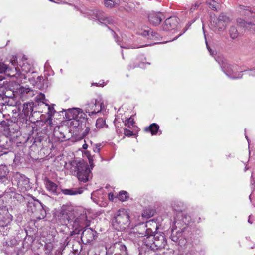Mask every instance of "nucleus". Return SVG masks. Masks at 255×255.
Returning <instances> with one entry per match:
<instances>
[{
    "mask_svg": "<svg viewBox=\"0 0 255 255\" xmlns=\"http://www.w3.org/2000/svg\"><path fill=\"white\" fill-rule=\"evenodd\" d=\"M236 12L242 16H247L248 17H254L255 12L250 7L239 5L236 7Z\"/></svg>",
    "mask_w": 255,
    "mask_h": 255,
    "instance_id": "obj_10",
    "label": "nucleus"
},
{
    "mask_svg": "<svg viewBox=\"0 0 255 255\" xmlns=\"http://www.w3.org/2000/svg\"><path fill=\"white\" fill-rule=\"evenodd\" d=\"M178 23V18L176 17H170L164 21L163 28L164 30H173L177 27Z\"/></svg>",
    "mask_w": 255,
    "mask_h": 255,
    "instance_id": "obj_12",
    "label": "nucleus"
},
{
    "mask_svg": "<svg viewBox=\"0 0 255 255\" xmlns=\"http://www.w3.org/2000/svg\"><path fill=\"white\" fill-rule=\"evenodd\" d=\"M48 106V114L49 116L52 117L56 112L53 107H50L49 105H47Z\"/></svg>",
    "mask_w": 255,
    "mask_h": 255,
    "instance_id": "obj_41",
    "label": "nucleus"
},
{
    "mask_svg": "<svg viewBox=\"0 0 255 255\" xmlns=\"http://www.w3.org/2000/svg\"><path fill=\"white\" fill-rule=\"evenodd\" d=\"M105 125V120L102 118H98L96 123V127L98 128H102Z\"/></svg>",
    "mask_w": 255,
    "mask_h": 255,
    "instance_id": "obj_31",
    "label": "nucleus"
},
{
    "mask_svg": "<svg viewBox=\"0 0 255 255\" xmlns=\"http://www.w3.org/2000/svg\"><path fill=\"white\" fill-rule=\"evenodd\" d=\"M28 93H27V95L26 98H29L30 97H32L35 95V92L33 90L29 88L27 91Z\"/></svg>",
    "mask_w": 255,
    "mask_h": 255,
    "instance_id": "obj_40",
    "label": "nucleus"
},
{
    "mask_svg": "<svg viewBox=\"0 0 255 255\" xmlns=\"http://www.w3.org/2000/svg\"><path fill=\"white\" fill-rule=\"evenodd\" d=\"M129 224V214L125 209L118 210L113 216L112 224L118 231L125 230Z\"/></svg>",
    "mask_w": 255,
    "mask_h": 255,
    "instance_id": "obj_2",
    "label": "nucleus"
},
{
    "mask_svg": "<svg viewBox=\"0 0 255 255\" xmlns=\"http://www.w3.org/2000/svg\"><path fill=\"white\" fill-rule=\"evenodd\" d=\"M116 42L118 43V44L119 45H120V46H121V48H126V47H124L123 46L121 45L119 43H118V41H116Z\"/></svg>",
    "mask_w": 255,
    "mask_h": 255,
    "instance_id": "obj_56",
    "label": "nucleus"
},
{
    "mask_svg": "<svg viewBox=\"0 0 255 255\" xmlns=\"http://www.w3.org/2000/svg\"><path fill=\"white\" fill-rule=\"evenodd\" d=\"M90 15L92 18L97 19L101 23L111 24L113 22V19L109 17H106L104 14L98 10H94L91 11Z\"/></svg>",
    "mask_w": 255,
    "mask_h": 255,
    "instance_id": "obj_7",
    "label": "nucleus"
},
{
    "mask_svg": "<svg viewBox=\"0 0 255 255\" xmlns=\"http://www.w3.org/2000/svg\"><path fill=\"white\" fill-rule=\"evenodd\" d=\"M61 192L64 195L73 196L82 194L83 190L82 188L62 189Z\"/></svg>",
    "mask_w": 255,
    "mask_h": 255,
    "instance_id": "obj_18",
    "label": "nucleus"
},
{
    "mask_svg": "<svg viewBox=\"0 0 255 255\" xmlns=\"http://www.w3.org/2000/svg\"><path fill=\"white\" fill-rule=\"evenodd\" d=\"M171 240L174 242H177L178 240V238L176 236H174L173 235H171Z\"/></svg>",
    "mask_w": 255,
    "mask_h": 255,
    "instance_id": "obj_51",
    "label": "nucleus"
},
{
    "mask_svg": "<svg viewBox=\"0 0 255 255\" xmlns=\"http://www.w3.org/2000/svg\"><path fill=\"white\" fill-rule=\"evenodd\" d=\"M4 192L7 193V192H8V191H7V190H5Z\"/></svg>",
    "mask_w": 255,
    "mask_h": 255,
    "instance_id": "obj_57",
    "label": "nucleus"
},
{
    "mask_svg": "<svg viewBox=\"0 0 255 255\" xmlns=\"http://www.w3.org/2000/svg\"><path fill=\"white\" fill-rule=\"evenodd\" d=\"M29 208L33 213L36 214L38 219H43L46 216V211L43 206L38 200L30 203Z\"/></svg>",
    "mask_w": 255,
    "mask_h": 255,
    "instance_id": "obj_5",
    "label": "nucleus"
},
{
    "mask_svg": "<svg viewBox=\"0 0 255 255\" xmlns=\"http://www.w3.org/2000/svg\"><path fill=\"white\" fill-rule=\"evenodd\" d=\"M151 214H147L146 212L144 211V212L142 213V216L143 217L149 218L151 217Z\"/></svg>",
    "mask_w": 255,
    "mask_h": 255,
    "instance_id": "obj_48",
    "label": "nucleus"
},
{
    "mask_svg": "<svg viewBox=\"0 0 255 255\" xmlns=\"http://www.w3.org/2000/svg\"><path fill=\"white\" fill-rule=\"evenodd\" d=\"M33 110L32 104L30 103H25L23 105V112L25 115H28L29 112H31Z\"/></svg>",
    "mask_w": 255,
    "mask_h": 255,
    "instance_id": "obj_25",
    "label": "nucleus"
},
{
    "mask_svg": "<svg viewBox=\"0 0 255 255\" xmlns=\"http://www.w3.org/2000/svg\"><path fill=\"white\" fill-rule=\"evenodd\" d=\"M119 250L120 251L121 255H128L127 247L125 245L122 244H119Z\"/></svg>",
    "mask_w": 255,
    "mask_h": 255,
    "instance_id": "obj_30",
    "label": "nucleus"
},
{
    "mask_svg": "<svg viewBox=\"0 0 255 255\" xmlns=\"http://www.w3.org/2000/svg\"><path fill=\"white\" fill-rule=\"evenodd\" d=\"M8 173L7 167L5 165H1L0 166V182H1L0 184V189L2 191V189H4V187L5 186L4 182L8 181L7 178V174Z\"/></svg>",
    "mask_w": 255,
    "mask_h": 255,
    "instance_id": "obj_14",
    "label": "nucleus"
},
{
    "mask_svg": "<svg viewBox=\"0 0 255 255\" xmlns=\"http://www.w3.org/2000/svg\"><path fill=\"white\" fill-rule=\"evenodd\" d=\"M249 22H247L245 20L241 18L237 19V25L241 27H243L245 29H247L248 28Z\"/></svg>",
    "mask_w": 255,
    "mask_h": 255,
    "instance_id": "obj_27",
    "label": "nucleus"
},
{
    "mask_svg": "<svg viewBox=\"0 0 255 255\" xmlns=\"http://www.w3.org/2000/svg\"><path fill=\"white\" fill-rule=\"evenodd\" d=\"M153 246L154 250L165 248L167 241L163 233H156L154 234Z\"/></svg>",
    "mask_w": 255,
    "mask_h": 255,
    "instance_id": "obj_8",
    "label": "nucleus"
},
{
    "mask_svg": "<svg viewBox=\"0 0 255 255\" xmlns=\"http://www.w3.org/2000/svg\"><path fill=\"white\" fill-rule=\"evenodd\" d=\"M149 30H145L143 32H140V34L143 36H147L149 35Z\"/></svg>",
    "mask_w": 255,
    "mask_h": 255,
    "instance_id": "obj_47",
    "label": "nucleus"
},
{
    "mask_svg": "<svg viewBox=\"0 0 255 255\" xmlns=\"http://www.w3.org/2000/svg\"><path fill=\"white\" fill-rule=\"evenodd\" d=\"M207 2L211 9L217 11L220 8L222 1L221 0H207Z\"/></svg>",
    "mask_w": 255,
    "mask_h": 255,
    "instance_id": "obj_22",
    "label": "nucleus"
},
{
    "mask_svg": "<svg viewBox=\"0 0 255 255\" xmlns=\"http://www.w3.org/2000/svg\"><path fill=\"white\" fill-rule=\"evenodd\" d=\"M159 128V126L156 123L151 124L147 128H145L146 131H150L152 135H155Z\"/></svg>",
    "mask_w": 255,
    "mask_h": 255,
    "instance_id": "obj_24",
    "label": "nucleus"
},
{
    "mask_svg": "<svg viewBox=\"0 0 255 255\" xmlns=\"http://www.w3.org/2000/svg\"><path fill=\"white\" fill-rule=\"evenodd\" d=\"M46 253L48 254L53 249V245L51 243H46L45 245Z\"/></svg>",
    "mask_w": 255,
    "mask_h": 255,
    "instance_id": "obj_37",
    "label": "nucleus"
},
{
    "mask_svg": "<svg viewBox=\"0 0 255 255\" xmlns=\"http://www.w3.org/2000/svg\"><path fill=\"white\" fill-rule=\"evenodd\" d=\"M9 70V67L7 65L0 62V73H5Z\"/></svg>",
    "mask_w": 255,
    "mask_h": 255,
    "instance_id": "obj_34",
    "label": "nucleus"
},
{
    "mask_svg": "<svg viewBox=\"0 0 255 255\" xmlns=\"http://www.w3.org/2000/svg\"><path fill=\"white\" fill-rule=\"evenodd\" d=\"M109 198L110 200H113L114 198V195L113 193H109Z\"/></svg>",
    "mask_w": 255,
    "mask_h": 255,
    "instance_id": "obj_53",
    "label": "nucleus"
},
{
    "mask_svg": "<svg viewBox=\"0 0 255 255\" xmlns=\"http://www.w3.org/2000/svg\"><path fill=\"white\" fill-rule=\"evenodd\" d=\"M29 88H25L23 87H21L19 89V92L20 94V96L22 98L26 97L27 93H28L27 91L28 90Z\"/></svg>",
    "mask_w": 255,
    "mask_h": 255,
    "instance_id": "obj_33",
    "label": "nucleus"
},
{
    "mask_svg": "<svg viewBox=\"0 0 255 255\" xmlns=\"http://www.w3.org/2000/svg\"><path fill=\"white\" fill-rule=\"evenodd\" d=\"M128 194L126 191H122L119 193L118 196V198L120 200L122 201H125L127 199L128 197Z\"/></svg>",
    "mask_w": 255,
    "mask_h": 255,
    "instance_id": "obj_29",
    "label": "nucleus"
},
{
    "mask_svg": "<svg viewBox=\"0 0 255 255\" xmlns=\"http://www.w3.org/2000/svg\"><path fill=\"white\" fill-rule=\"evenodd\" d=\"M89 162H90V164H91V161L90 159H89Z\"/></svg>",
    "mask_w": 255,
    "mask_h": 255,
    "instance_id": "obj_58",
    "label": "nucleus"
},
{
    "mask_svg": "<svg viewBox=\"0 0 255 255\" xmlns=\"http://www.w3.org/2000/svg\"><path fill=\"white\" fill-rule=\"evenodd\" d=\"M206 45H207V49L209 51V52H210V54L211 55H214V51H212V50H211V49L208 46V44H207V41H206Z\"/></svg>",
    "mask_w": 255,
    "mask_h": 255,
    "instance_id": "obj_49",
    "label": "nucleus"
},
{
    "mask_svg": "<svg viewBox=\"0 0 255 255\" xmlns=\"http://www.w3.org/2000/svg\"><path fill=\"white\" fill-rule=\"evenodd\" d=\"M63 126H57L54 129V135L56 137L62 140L66 138L64 132H63Z\"/></svg>",
    "mask_w": 255,
    "mask_h": 255,
    "instance_id": "obj_21",
    "label": "nucleus"
},
{
    "mask_svg": "<svg viewBox=\"0 0 255 255\" xmlns=\"http://www.w3.org/2000/svg\"><path fill=\"white\" fill-rule=\"evenodd\" d=\"M133 6V4L131 3L127 2L126 3H125L124 7L126 11H130L132 10V8H134Z\"/></svg>",
    "mask_w": 255,
    "mask_h": 255,
    "instance_id": "obj_36",
    "label": "nucleus"
},
{
    "mask_svg": "<svg viewBox=\"0 0 255 255\" xmlns=\"http://www.w3.org/2000/svg\"><path fill=\"white\" fill-rule=\"evenodd\" d=\"M161 15L160 13H150L148 16L149 22L153 25H158L162 21Z\"/></svg>",
    "mask_w": 255,
    "mask_h": 255,
    "instance_id": "obj_17",
    "label": "nucleus"
},
{
    "mask_svg": "<svg viewBox=\"0 0 255 255\" xmlns=\"http://www.w3.org/2000/svg\"><path fill=\"white\" fill-rule=\"evenodd\" d=\"M89 225V221L87 219L85 214L81 215L76 218L74 221L73 226L76 228L87 227Z\"/></svg>",
    "mask_w": 255,
    "mask_h": 255,
    "instance_id": "obj_15",
    "label": "nucleus"
},
{
    "mask_svg": "<svg viewBox=\"0 0 255 255\" xmlns=\"http://www.w3.org/2000/svg\"><path fill=\"white\" fill-rule=\"evenodd\" d=\"M250 221H251V220H250V218H249V220H248V222H250Z\"/></svg>",
    "mask_w": 255,
    "mask_h": 255,
    "instance_id": "obj_60",
    "label": "nucleus"
},
{
    "mask_svg": "<svg viewBox=\"0 0 255 255\" xmlns=\"http://www.w3.org/2000/svg\"><path fill=\"white\" fill-rule=\"evenodd\" d=\"M248 24L249 25V26L247 29L255 34V23H252L251 22H250Z\"/></svg>",
    "mask_w": 255,
    "mask_h": 255,
    "instance_id": "obj_38",
    "label": "nucleus"
},
{
    "mask_svg": "<svg viewBox=\"0 0 255 255\" xmlns=\"http://www.w3.org/2000/svg\"><path fill=\"white\" fill-rule=\"evenodd\" d=\"M21 67H22V70L26 72H29V71H30V66L28 64L25 65V64L24 63L23 64V65L21 66Z\"/></svg>",
    "mask_w": 255,
    "mask_h": 255,
    "instance_id": "obj_43",
    "label": "nucleus"
},
{
    "mask_svg": "<svg viewBox=\"0 0 255 255\" xmlns=\"http://www.w3.org/2000/svg\"><path fill=\"white\" fill-rule=\"evenodd\" d=\"M43 77H41V76H38V77H37V79H38L39 81H41V80L42 79H43Z\"/></svg>",
    "mask_w": 255,
    "mask_h": 255,
    "instance_id": "obj_55",
    "label": "nucleus"
},
{
    "mask_svg": "<svg viewBox=\"0 0 255 255\" xmlns=\"http://www.w3.org/2000/svg\"><path fill=\"white\" fill-rule=\"evenodd\" d=\"M88 147V145L87 144H84L83 145V148L84 149H86Z\"/></svg>",
    "mask_w": 255,
    "mask_h": 255,
    "instance_id": "obj_54",
    "label": "nucleus"
},
{
    "mask_svg": "<svg viewBox=\"0 0 255 255\" xmlns=\"http://www.w3.org/2000/svg\"><path fill=\"white\" fill-rule=\"evenodd\" d=\"M90 173L87 165L82 162H79L77 164V176L79 181L86 182L88 180Z\"/></svg>",
    "mask_w": 255,
    "mask_h": 255,
    "instance_id": "obj_4",
    "label": "nucleus"
},
{
    "mask_svg": "<svg viewBox=\"0 0 255 255\" xmlns=\"http://www.w3.org/2000/svg\"><path fill=\"white\" fill-rule=\"evenodd\" d=\"M14 178L18 187L21 190H26L29 187V179L24 175L17 173Z\"/></svg>",
    "mask_w": 255,
    "mask_h": 255,
    "instance_id": "obj_9",
    "label": "nucleus"
},
{
    "mask_svg": "<svg viewBox=\"0 0 255 255\" xmlns=\"http://www.w3.org/2000/svg\"><path fill=\"white\" fill-rule=\"evenodd\" d=\"M62 216L63 217V218L62 219L63 221L62 222L63 224H67L68 223H71L73 221L72 220L67 214H63Z\"/></svg>",
    "mask_w": 255,
    "mask_h": 255,
    "instance_id": "obj_35",
    "label": "nucleus"
},
{
    "mask_svg": "<svg viewBox=\"0 0 255 255\" xmlns=\"http://www.w3.org/2000/svg\"><path fill=\"white\" fill-rule=\"evenodd\" d=\"M217 19H218L220 21L223 22V23L226 25L230 21L229 18L223 14H220L219 17Z\"/></svg>",
    "mask_w": 255,
    "mask_h": 255,
    "instance_id": "obj_32",
    "label": "nucleus"
},
{
    "mask_svg": "<svg viewBox=\"0 0 255 255\" xmlns=\"http://www.w3.org/2000/svg\"><path fill=\"white\" fill-rule=\"evenodd\" d=\"M222 69L224 72L230 78L233 79L240 78H241L242 75L239 73L238 75L234 73L233 66L231 65L225 64L222 66Z\"/></svg>",
    "mask_w": 255,
    "mask_h": 255,
    "instance_id": "obj_16",
    "label": "nucleus"
},
{
    "mask_svg": "<svg viewBox=\"0 0 255 255\" xmlns=\"http://www.w3.org/2000/svg\"><path fill=\"white\" fill-rule=\"evenodd\" d=\"M229 34L232 39L236 38L239 35V32L235 26H232L230 28Z\"/></svg>",
    "mask_w": 255,
    "mask_h": 255,
    "instance_id": "obj_28",
    "label": "nucleus"
},
{
    "mask_svg": "<svg viewBox=\"0 0 255 255\" xmlns=\"http://www.w3.org/2000/svg\"><path fill=\"white\" fill-rule=\"evenodd\" d=\"M139 229H143V231L139 233L141 236L143 237L142 242L147 248L154 250L153 246L154 235L151 233H154L157 229V225L155 222L149 221L146 225L141 224L138 227Z\"/></svg>",
    "mask_w": 255,
    "mask_h": 255,
    "instance_id": "obj_1",
    "label": "nucleus"
},
{
    "mask_svg": "<svg viewBox=\"0 0 255 255\" xmlns=\"http://www.w3.org/2000/svg\"><path fill=\"white\" fill-rule=\"evenodd\" d=\"M50 117L48 118L47 120H46V122L49 125H51L52 124V118H51V117L49 116Z\"/></svg>",
    "mask_w": 255,
    "mask_h": 255,
    "instance_id": "obj_50",
    "label": "nucleus"
},
{
    "mask_svg": "<svg viewBox=\"0 0 255 255\" xmlns=\"http://www.w3.org/2000/svg\"><path fill=\"white\" fill-rule=\"evenodd\" d=\"M124 134L125 136H127L128 137H130L133 135L132 131H130V130L127 129H124Z\"/></svg>",
    "mask_w": 255,
    "mask_h": 255,
    "instance_id": "obj_42",
    "label": "nucleus"
},
{
    "mask_svg": "<svg viewBox=\"0 0 255 255\" xmlns=\"http://www.w3.org/2000/svg\"><path fill=\"white\" fill-rule=\"evenodd\" d=\"M96 232H94L91 228L85 229L81 234V240L86 243H90L95 239Z\"/></svg>",
    "mask_w": 255,
    "mask_h": 255,
    "instance_id": "obj_11",
    "label": "nucleus"
},
{
    "mask_svg": "<svg viewBox=\"0 0 255 255\" xmlns=\"http://www.w3.org/2000/svg\"><path fill=\"white\" fill-rule=\"evenodd\" d=\"M8 149L4 146L0 145V156L8 153Z\"/></svg>",
    "mask_w": 255,
    "mask_h": 255,
    "instance_id": "obj_39",
    "label": "nucleus"
},
{
    "mask_svg": "<svg viewBox=\"0 0 255 255\" xmlns=\"http://www.w3.org/2000/svg\"><path fill=\"white\" fill-rule=\"evenodd\" d=\"M12 220V216L7 212L0 219V225L2 227L8 225Z\"/></svg>",
    "mask_w": 255,
    "mask_h": 255,
    "instance_id": "obj_19",
    "label": "nucleus"
},
{
    "mask_svg": "<svg viewBox=\"0 0 255 255\" xmlns=\"http://www.w3.org/2000/svg\"><path fill=\"white\" fill-rule=\"evenodd\" d=\"M247 73L250 75L253 76H255V69H253L249 71H246Z\"/></svg>",
    "mask_w": 255,
    "mask_h": 255,
    "instance_id": "obj_46",
    "label": "nucleus"
},
{
    "mask_svg": "<svg viewBox=\"0 0 255 255\" xmlns=\"http://www.w3.org/2000/svg\"><path fill=\"white\" fill-rule=\"evenodd\" d=\"M84 123H83V122L80 124V126L78 127L79 128H82V130H84V131L82 133L83 136H86L89 133L90 130V126L89 124L88 123H86V121L84 119Z\"/></svg>",
    "mask_w": 255,
    "mask_h": 255,
    "instance_id": "obj_23",
    "label": "nucleus"
},
{
    "mask_svg": "<svg viewBox=\"0 0 255 255\" xmlns=\"http://www.w3.org/2000/svg\"><path fill=\"white\" fill-rule=\"evenodd\" d=\"M250 221H251V220H250V218H249V220H248V222H250Z\"/></svg>",
    "mask_w": 255,
    "mask_h": 255,
    "instance_id": "obj_59",
    "label": "nucleus"
},
{
    "mask_svg": "<svg viewBox=\"0 0 255 255\" xmlns=\"http://www.w3.org/2000/svg\"><path fill=\"white\" fill-rule=\"evenodd\" d=\"M119 0H104L105 5L108 8H112L118 5Z\"/></svg>",
    "mask_w": 255,
    "mask_h": 255,
    "instance_id": "obj_26",
    "label": "nucleus"
},
{
    "mask_svg": "<svg viewBox=\"0 0 255 255\" xmlns=\"http://www.w3.org/2000/svg\"><path fill=\"white\" fill-rule=\"evenodd\" d=\"M11 63L13 66H16L17 64V57L13 56L11 60Z\"/></svg>",
    "mask_w": 255,
    "mask_h": 255,
    "instance_id": "obj_45",
    "label": "nucleus"
},
{
    "mask_svg": "<svg viewBox=\"0 0 255 255\" xmlns=\"http://www.w3.org/2000/svg\"><path fill=\"white\" fill-rule=\"evenodd\" d=\"M45 99V95L43 94H40L39 95V98H38V99L40 101L44 100Z\"/></svg>",
    "mask_w": 255,
    "mask_h": 255,
    "instance_id": "obj_52",
    "label": "nucleus"
},
{
    "mask_svg": "<svg viewBox=\"0 0 255 255\" xmlns=\"http://www.w3.org/2000/svg\"><path fill=\"white\" fill-rule=\"evenodd\" d=\"M211 27L216 32L220 33L223 32L226 27V24L223 22L220 21L216 18H212L210 22Z\"/></svg>",
    "mask_w": 255,
    "mask_h": 255,
    "instance_id": "obj_13",
    "label": "nucleus"
},
{
    "mask_svg": "<svg viewBox=\"0 0 255 255\" xmlns=\"http://www.w3.org/2000/svg\"><path fill=\"white\" fill-rule=\"evenodd\" d=\"M45 184L46 188L48 191L54 194L57 193L56 191L58 186L56 183L47 178L45 180Z\"/></svg>",
    "mask_w": 255,
    "mask_h": 255,
    "instance_id": "obj_20",
    "label": "nucleus"
},
{
    "mask_svg": "<svg viewBox=\"0 0 255 255\" xmlns=\"http://www.w3.org/2000/svg\"><path fill=\"white\" fill-rule=\"evenodd\" d=\"M84 115H85L84 113H83L81 109L79 108L69 109L66 113V116L69 120H73L71 124H72L73 125L77 127L80 126L79 118H83L84 119Z\"/></svg>",
    "mask_w": 255,
    "mask_h": 255,
    "instance_id": "obj_3",
    "label": "nucleus"
},
{
    "mask_svg": "<svg viewBox=\"0 0 255 255\" xmlns=\"http://www.w3.org/2000/svg\"><path fill=\"white\" fill-rule=\"evenodd\" d=\"M103 103L97 99H93L85 105V111L89 116L100 112L103 106Z\"/></svg>",
    "mask_w": 255,
    "mask_h": 255,
    "instance_id": "obj_6",
    "label": "nucleus"
},
{
    "mask_svg": "<svg viewBox=\"0 0 255 255\" xmlns=\"http://www.w3.org/2000/svg\"><path fill=\"white\" fill-rule=\"evenodd\" d=\"M246 139H247V140H248V137H247V136H246Z\"/></svg>",
    "mask_w": 255,
    "mask_h": 255,
    "instance_id": "obj_61",
    "label": "nucleus"
},
{
    "mask_svg": "<svg viewBox=\"0 0 255 255\" xmlns=\"http://www.w3.org/2000/svg\"><path fill=\"white\" fill-rule=\"evenodd\" d=\"M130 123L131 125H133L134 123L133 119L132 118H129L126 121V124Z\"/></svg>",
    "mask_w": 255,
    "mask_h": 255,
    "instance_id": "obj_44",
    "label": "nucleus"
}]
</instances>
